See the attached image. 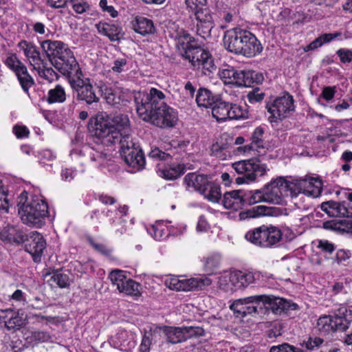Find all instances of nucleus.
Returning <instances> with one entry per match:
<instances>
[{
    "label": "nucleus",
    "instance_id": "f257e3e1",
    "mask_svg": "<svg viewBox=\"0 0 352 352\" xmlns=\"http://www.w3.org/2000/svg\"><path fill=\"white\" fill-rule=\"evenodd\" d=\"M133 97L136 112L144 121L162 129L173 128L177 124V111L166 104V95L161 90L151 87L135 92Z\"/></svg>",
    "mask_w": 352,
    "mask_h": 352
},
{
    "label": "nucleus",
    "instance_id": "f03ea898",
    "mask_svg": "<svg viewBox=\"0 0 352 352\" xmlns=\"http://www.w3.org/2000/svg\"><path fill=\"white\" fill-rule=\"evenodd\" d=\"M94 135L102 144L109 146L122 140H132L129 119L126 115L118 114L113 117L106 113H98L96 117Z\"/></svg>",
    "mask_w": 352,
    "mask_h": 352
},
{
    "label": "nucleus",
    "instance_id": "7ed1b4c3",
    "mask_svg": "<svg viewBox=\"0 0 352 352\" xmlns=\"http://www.w3.org/2000/svg\"><path fill=\"white\" fill-rule=\"evenodd\" d=\"M170 36L177 42V46L181 47L182 56L189 60L196 69H200L208 75L215 69L213 58L210 52L201 47H194L190 44L192 37L186 30L179 28L175 23L169 27Z\"/></svg>",
    "mask_w": 352,
    "mask_h": 352
},
{
    "label": "nucleus",
    "instance_id": "20e7f679",
    "mask_svg": "<svg viewBox=\"0 0 352 352\" xmlns=\"http://www.w3.org/2000/svg\"><path fill=\"white\" fill-rule=\"evenodd\" d=\"M18 213L21 221L32 228H41L49 217V208L38 190H24L18 197Z\"/></svg>",
    "mask_w": 352,
    "mask_h": 352
},
{
    "label": "nucleus",
    "instance_id": "39448f33",
    "mask_svg": "<svg viewBox=\"0 0 352 352\" xmlns=\"http://www.w3.org/2000/svg\"><path fill=\"white\" fill-rule=\"evenodd\" d=\"M223 45L229 52L248 58L254 57L263 50L257 38L250 31L241 28L227 30L223 36Z\"/></svg>",
    "mask_w": 352,
    "mask_h": 352
},
{
    "label": "nucleus",
    "instance_id": "423d86ee",
    "mask_svg": "<svg viewBox=\"0 0 352 352\" xmlns=\"http://www.w3.org/2000/svg\"><path fill=\"white\" fill-rule=\"evenodd\" d=\"M72 160L78 163L82 168L80 171L84 172L86 168H101L110 164L111 156L106 149L100 145L96 147L85 146L81 148H74L70 152Z\"/></svg>",
    "mask_w": 352,
    "mask_h": 352
},
{
    "label": "nucleus",
    "instance_id": "0eeeda50",
    "mask_svg": "<svg viewBox=\"0 0 352 352\" xmlns=\"http://www.w3.org/2000/svg\"><path fill=\"white\" fill-rule=\"evenodd\" d=\"M351 318L352 310L341 307L333 315L320 316L317 320L316 328L324 334L337 331H343L349 328Z\"/></svg>",
    "mask_w": 352,
    "mask_h": 352
},
{
    "label": "nucleus",
    "instance_id": "6e6552de",
    "mask_svg": "<svg viewBox=\"0 0 352 352\" xmlns=\"http://www.w3.org/2000/svg\"><path fill=\"white\" fill-rule=\"evenodd\" d=\"M173 152L165 153L158 148L151 149L148 157L161 161L157 164L159 175L168 180H174L184 173L185 166L183 164L173 162Z\"/></svg>",
    "mask_w": 352,
    "mask_h": 352
},
{
    "label": "nucleus",
    "instance_id": "1a4fd4ad",
    "mask_svg": "<svg viewBox=\"0 0 352 352\" xmlns=\"http://www.w3.org/2000/svg\"><path fill=\"white\" fill-rule=\"evenodd\" d=\"M232 168L241 175L235 179L237 184L255 182L258 177L265 175L269 170L267 165L256 158L236 162L232 164Z\"/></svg>",
    "mask_w": 352,
    "mask_h": 352
},
{
    "label": "nucleus",
    "instance_id": "9d476101",
    "mask_svg": "<svg viewBox=\"0 0 352 352\" xmlns=\"http://www.w3.org/2000/svg\"><path fill=\"white\" fill-rule=\"evenodd\" d=\"M293 96L288 93L276 98L271 104L267 106V109L271 116L269 120L274 127L278 126L281 122L289 117L295 110Z\"/></svg>",
    "mask_w": 352,
    "mask_h": 352
},
{
    "label": "nucleus",
    "instance_id": "9b49d317",
    "mask_svg": "<svg viewBox=\"0 0 352 352\" xmlns=\"http://www.w3.org/2000/svg\"><path fill=\"white\" fill-rule=\"evenodd\" d=\"M212 116L218 122H225L228 120H239L248 117V111L241 106L217 100L212 107Z\"/></svg>",
    "mask_w": 352,
    "mask_h": 352
},
{
    "label": "nucleus",
    "instance_id": "f8f14e48",
    "mask_svg": "<svg viewBox=\"0 0 352 352\" xmlns=\"http://www.w3.org/2000/svg\"><path fill=\"white\" fill-rule=\"evenodd\" d=\"M291 182H288L283 177H277L267 184L263 188L266 202L280 204L283 197H294Z\"/></svg>",
    "mask_w": 352,
    "mask_h": 352
},
{
    "label": "nucleus",
    "instance_id": "ddd939ff",
    "mask_svg": "<svg viewBox=\"0 0 352 352\" xmlns=\"http://www.w3.org/2000/svg\"><path fill=\"white\" fill-rule=\"evenodd\" d=\"M120 155L126 164L134 168V171L142 169L145 165V158L142 150L133 140H122L120 144Z\"/></svg>",
    "mask_w": 352,
    "mask_h": 352
},
{
    "label": "nucleus",
    "instance_id": "4468645a",
    "mask_svg": "<svg viewBox=\"0 0 352 352\" xmlns=\"http://www.w3.org/2000/svg\"><path fill=\"white\" fill-rule=\"evenodd\" d=\"M76 99L91 104L99 101L90 78L85 75L69 83Z\"/></svg>",
    "mask_w": 352,
    "mask_h": 352
},
{
    "label": "nucleus",
    "instance_id": "2eb2a0df",
    "mask_svg": "<svg viewBox=\"0 0 352 352\" xmlns=\"http://www.w3.org/2000/svg\"><path fill=\"white\" fill-rule=\"evenodd\" d=\"M109 278L120 293L134 297L140 296V285L133 279L127 278L124 271L113 270L109 274Z\"/></svg>",
    "mask_w": 352,
    "mask_h": 352
},
{
    "label": "nucleus",
    "instance_id": "dca6fc26",
    "mask_svg": "<svg viewBox=\"0 0 352 352\" xmlns=\"http://www.w3.org/2000/svg\"><path fill=\"white\" fill-rule=\"evenodd\" d=\"M294 197L302 193L307 196L318 197L322 192L321 180L314 177H305L291 182Z\"/></svg>",
    "mask_w": 352,
    "mask_h": 352
},
{
    "label": "nucleus",
    "instance_id": "f3484780",
    "mask_svg": "<svg viewBox=\"0 0 352 352\" xmlns=\"http://www.w3.org/2000/svg\"><path fill=\"white\" fill-rule=\"evenodd\" d=\"M219 76L226 85L248 87L252 82V76L250 72L237 70L232 67L221 69L219 72Z\"/></svg>",
    "mask_w": 352,
    "mask_h": 352
},
{
    "label": "nucleus",
    "instance_id": "a211bd4d",
    "mask_svg": "<svg viewBox=\"0 0 352 352\" xmlns=\"http://www.w3.org/2000/svg\"><path fill=\"white\" fill-rule=\"evenodd\" d=\"M6 64L15 73L22 89L25 92L28 93L29 89L34 85V80L28 74L24 64L16 55L8 57L6 60Z\"/></svg>",
    "mask_w": 352,
    "mask_h": 352
},
{
    "label": "nucleus",
    "instance_id": "6ab92c4d",
    "mask_svg": "<svg viewBox=\"0 0 352 352\" xmlns=\"http://www.w3.org/2000/svg\"><path fill=\"white\" fill-rule=\"evenodd\" d=\"M164 332L169 342L176 344L186 340L193 336H200L203 333V329L199 327H166Z\"/></svg>",
    "mask_w": 352,
    "mask_h": 352
},
{
    "label": "nucleus",
    "instance_id": "aec40b11",
    "mask_svg": "<svg viewBox=\"0 0 352 352\" xmlns=\"http://www.w3.org/2000/svg\"><path fill=\"white\" fill-rule=\"evenodd\" d=\"M234 285L235 289H241L248 287L252 284H260L265 276L259 271L242 272L233 271Z\"/></svg>",
    "mask_w": 352,
    "mask_h": 352
},
{
    "label": "nucleus",
    "instance_id": "412c9836",
    "mask_svg": "<svg viewBox=\"0 0 352 352\" xmlns=\"http://www.w3.org/2000/svg\"><path fill=\"white\" fill-rule=\"evenodd\" d=\"M41 47L49 58L61 61L72 52L67 44L60 41L45 40L41 43Z\"/></svg>",
    "mask_w": 352,
    "mask_h": 352
},
{
    "label": "nucleus",
    "instance_id": "4be33fe9",
    "mask_svg": "<svg viewBox=\"0 0 352 352\" xmlns=\"http://www.w3.org/2000/svg\"><path fill=\"white\" fill-rule=\"evenodd\" d=\"M197 21V34L204 38L210 35V32L214 27V22L210 10L206 8H200L195 12Z\"/></svg>",
    "mask_w": 352,
    "mask_h": 352
},
{
    "label": "nucleus",
    "instance_id": "5701e85b",
    "mask_svg": "<svg viewBox=\"0 0 352 352\" xmlns=\"http://www.w3.org/2000/svg\"><path fill=\"white\" fill-rule=\"evenodd\" d=\"M321 209L330 217L352 218V204L343 201L324 202Z\"/></svg>",
    "mask_w": 352,
    "mask_h": 352
},
{
    "label": "nucleus",
    "instance_id": "b1692460",
    "mask_svg": "<svg viewBox=\"0 0 352 352\" xmlns=\"http://www.w3.org/2000/svg\"><path fill=\"white\" fill-rule=\"evenodd\" d=\"M25 324V321L18 311L12 309H0V328L8 330L18 329Z\"/></svg>",
    "mask_w": 352,
    "mask_h": 352
},
{
    "label": "nucleus",
    "instance_id": "393cba45",
    "mask_svg": "<svg viewBox=\"0 0 352 352\" xmlns=\"http://www.w3.org/2000/svg\"><path fill=\"white\" fill-rule=\"evenodd\" d=\"M264 296L266 300H262V304L276 314H280L289 310H296L298 308V305L296 303L291 302L284 298L274 296L264 295Z\"/></svg>",
    "mask_w": 352,
    "mask_h": 352
},
{
    "label": "nucleus",
    "instance_id": "a878e982",
    "mask_svg": "<svg viewBox=\"0 0 352 352\" xmlns=\"http://www.w3.org/2000/svg\"><path fill=\"white\" fill-rule=\"evenodd\" d=\"M30 241L25 245V250L30 253L35 262L40 261L46 248V242L43 236L36 231L30 234Z\"/></svg>",
    "mask_w": 352,
    "mask_h": 352
},
{
    "label": "nucleus",
    "instance_id": "bb28decb",
    "mask_svg": "<svg viewBox=\"0 0 352 352\" xmlns=\"http://www.w3.org/2000/svg\"><path fill=\"white\" fill-rule=\"evenodd\" d=\"M20 51L23 52L24 56L33 67V69H39L42 61L41 54L37 47L31 42L25 40L21 41L17 45Z\"/></svg>",
    "mask_w": 352,
    "mask_h": 352
},
{
    "label": "nucleus",
    "instance_id": "cd10ccee",
    "mask_svg": "<svg viewBox=\"0 0 352 352\" xmlns=\"http://www.w3.org/2000/svg\"><path fill=\"white\" fill-rule=\"evenodd\" d=\"M136 336L132 331L120 329L114 336L113 342L122 351L130 352L136 345Z\"/></svg>",
    "mask_w": 352,
    "mask_h": 352
},
{
    "label": "nucleus",
    "instance_id": "c85d7f7f",
    "mask_svg": "<svg viewBox=\"0 0 352 352\" xmlns=\"http://www.w3.org/2000/svg\"><path fill=\"white\" fill-rule=\"evenodd\" d=\"M62 62L63 65L60 69L62 70L63 74L67 76L69 83L85 75L76 61L73 52L68 57H65Z\"/></svg>",
    "mask_w": 352,
    "mask_h": 352
},
{
    "label": "nucleus",
    "instance_id": "c756f323",
    "mask_svg": "<svg viewBox=\"0 0 352 352\" xmlns=\"http://www.w3.org/2000/svg\"><path fill=\"white\" fill-rule=\"evenodd\" d=\"M128 206H123L115 212V217L110 219V230L117 236H120L126 231V221L124 219L128 212Z\"/></svg>",
    "mask_w": 352,
    "mask_h": 352
},
{
    "label": "nucleus",
    "instance_id": "7c9ffc66",
    "mask_svg": "<svg viewBox=\"0 0 352 352\" xmlns=\"http://www.w3.org/2000/svg\"><path fill=\"white\" fill-rule=\"evenodd\" d=\"M222 204L226 209L238 210L244 205L243 190H232L223 195Z\"/></svg>",
    "mask_w": 352,
    "mask_h": 352
},
{
    "label": "nucleus",
    "instance_id": "2f4dec72",
    "mask_svg": "<svg viewBox=\"0 0 352 352\" xmlns=\"http://www.w3.org/2000/svg\"><path fill=\"white\" fill-rule=\"evenodd\" d=\"M98 32L107 36L110 41H118L122 36V28L115 23L100 21L95 25Z\"/></svg>",
    "mask_w": 352,
    "mask_h": 352
},
{
    "label": "nucleus",
    "instance_id": "473e14b6",
    "mask_svg": "<svg viewBox=\"0 0 352 352\" xmlns=\"http://www.w3.org/2000/svg\"><path fill=\"white\" fill-rule=\"evenodd\" d=\"M209 179L204 175L196 173H188L184 177V183L188 189L198 191L199 193L208 185Z\"/></svg>",
    "mask_w": 352,
    "mask_h": 352
},
{
    "label": "nucleus",
    "instance_id": "72a5a7b5",
    "mask_svg": "<svg viewBox=\"0 0 352 352\" xmlns=\"http://www.w3.org/2000/svg\"><path fill=\"white\" fill-rule=\"evenodd\" d=\"M264 132L265 129L263 127H256L252 133L251 144L241 147L240 149L243 150L245 154L255 155V152L258 151V148H263V136Z\"/></svg>",
    "mask_w": 352,
    "mask_h": 352
},
{
    "label": "nucleus",
    "instance_id": "f704fd0d",
    "mask_svg": "<svg viewBox=\"0 0 352 352\" xmlns=\"http://www.w3.org/2000/svg\"><path fill=\"white\" fill-rule=\"evenodd\" d=\"M265 248H276L280 245V230L273 226L264 225Z\"/></svg>",
    "mask_w": 352,
    "mask_h": 352
},
{
    "label": "nucleus",
    "instance_id": "c9c22d12",
    "mask_svg": "<svg viewBox=\"0 0 352 352\" xmlns=\"http://www.w3.org/2000/svg\"><path fill=\"white\" fill-rule=\"evenodd\" d=\"M212 280L206 276L185 278L182 276V291L188 292L195 289H203L211 285Z\"/></svg>",
    "mask_w": 352,
    "mask_h": 352
},
{
    "label": "nucleus",
    "instance_id": "e433bc0d",
    "mask_svg": "<svg viewBox=\"0 0 352 352\" xmlns=\"http://www.w3.org/2000/svg\"><path fill=\"white\" fill-rule=\"evenodd\" d=\"M264 225L248 230L245 234V239L252 245L265 248Z\"/></svg>",
    "mask_w": 352,
    "mask_h": 352
},
{
    "label": "nucleus",
    "instance_id": "4c0bfd02",
    "mask_svg": "<svg viewBox=\"0 0 352 352\" xmlns=\"http://www.w3.org/2000/svg\"><path fill=\"white\" fill-rule=\"evenodd\" d=\"M133 29L137 33L143 36L153 34L155 32L153 21L144 16H138L136 18Z\"/></svg>",
    "mask_w": 352,
    "mask_h": 352
},
{
    "label": "nucleus",
    "instance_id": "58836bf2",
    "mask_svg": "<svg viewBox=\"0 0 352 352\" xmlns=\"http://www.w3.org/2000/svg\"><path fill=\"white\" fill-rule=\"evenodd\" d=\"M147 231L155 240H163L168 236V225L162 221H156L147 228Z\"/></svg>",
    "mask_w": 352,
    "mask_h": 352
},
{
    "label": "nucleus",
    "instance_id": "ea45409f",
    "mask_svg": "<svg viewBox=\"0 0 352 352\" xmlns=\"http://www.w3.org/2000/svg\"><path fill=\"white\" fill-rule=\"evenodd\" d=\"M216 101L214 96L208 89L204 88L199 89L196 96V102L199 107L212 108Z\"/></svg>",
    "mask_w": 352,
    "mask_h": 352
},
{
    "label": "nucleus",
    "instance_id": "a19ab883",
    "mask_svg": "<svg viewBox=\"0 0 352 352\" xmlns=\"http://www.w3.org/2000/svg\"><path fill=\"white\" fill-rule=\"evenodd\" d=\"M200 194L207 200L213 203H217L221 197V188L218 184L209 181L208 185L204 188Z\"/></svg>",
    "mask_w": 352,
    "mask_h": 352
},
{
    "label": "nucleus",
    "instance_id": "79ce46f5",
    "mask_svg": "<svg viewBox=\"0 0 352 352\" xmlns=\"http://www.w3.org/2000/svg\"><path fill=\"white\" fill-rule=\"evenodd\" d=\"M122 92L119 87H106L103 91L104 98L111 105L118 104L123 100Z\"/></svg>",
    "mask_w": 352,
    "mask_h": 352
},
{
    "label": "nucleus",
    "instance_id": "37998d69",
    "mask_svg": "<svg viewBox=\"0 0 352 352\" xmlns=\"http://www.w3.org/2000/svg\"><path fill=\"white\" fill-rule=\"evenodd\" d=\"M244 204L253 205L259 202H266L263 188L251 191L243 190Z\"/></svg>",
    "mask_w": 352,
    "mask_h": 352
},
{
    "label": "nucleus",
    "instance_id": "c03bdc74",
    "mask_svg": "<svg viewBox=\"0 0 352 352\" xmlns=\"http://www.w3.org/2000/svg\"><path fill=\"white\" fill-rule=\"evenodd\" d=\"M66 100V93L63 87L60 85H56L53 89L48 91L47 101L50 104L62 103Z\"/></svg>",
    "mask_w": 352,
    "mask_h": 352
},
{
    "label": "nucleus",
    "instance_id": "a18cd8bd",
    "mask_svg": "<svg viewBox=\"0 0 352 352\" xmlns=\"http://www.w3.org/2000/svg\"><path fill=\"white\" fill-rule=\"evenodd\" d=\"M264 295H255L245 297L247 304L245 306V316L257 312L258 306L262 303V300H266Z\"/></svg>",
    "mask_w": 352,
    "mask_h": 352
},
{
    "label": "nucleus",
    "instance_id": "49530a36",
    "mask_svg": "<svg viewBox=\"0 0 352 352\" xmlns=\"http://www.w3.org/2000/svg\"><path fill=\"white\" fill-rule=\"evenodd\" d=\"M233 276V272H225L221 275L218 280L219 288L226 292L235 291Z\"/></svg>",
    "mask_w": 352,
    "mask_h": 352
},
{
    "label": "nucleus",
    "instance_id": "de8ad7c7",
    "mask_svg": "<svg viewBox=\"0 0 352 352\" xmlns=\"http://www.w3.org/2000/svg\"><path fill=\"white\" fill-rule=\"evenodd\" d=\"M270 214L268 208L264 206H256L240 214L241 218H256Z\"/></svg>",
    "mask_w": 352,
    "mask_h": 352
},
{
    "label": "nucleus",
    "instance_id": "09e8293b",
    "mask_svg": "<svg viewBox=\"0 0 352 352\" xmlns=\"http://www.w3.org/2000/svg\"><path fill=\"white\" fill-rule=\"evenodd\" d=\"M312 243L319 250L318 252L325 256L331 254L336 249L335 245L327 240H316Z\"/></svg>",
    "mask_w": 352,
    "mask_h": 352
},
{
    "label": "nucleus",
    "instance_id": "8fccbe9b",
    "mask_svg": "<svg viewBox=\"0 0 352 352\" xmlns=\"http://www.w3.org/2000/svg\"><path fill=\"white\" fill-rule=\"evenodd\" d=\"M39 69H34L38 72V76L47 80L49 82H51L58 78V75L56 72L52 67H47L44 65V61H42L41 65H39Z\"/></svg>",
    "mask_w": 352,
    "mask_h": 352
},
{
    "label": "nucleus",
    "instance_id": "3c124183",
    "mask_svg": "<svg viewBox=\"0 0 352 352\" xmlns=\"http://www.w3.org/2000/svg\"><path fill=\"white\" fill-rule=\"evenodd\" d=\"M38 157L39 159V162L43 166H47V170L52 168L51 162L54 161L56 158V155L50 149H43L41 150L38 154Z\"/></svg>",
    "mask_w": 352,
    "mask_h": 352
},
{
    "label": "nucleus",
    "instance_id": "603ef678",
    "mask_svg": "<svg viewBox=\"0 0 352 352\" xmlns=\"http://www.w3.org/2000/svg\"><path fill=\"white\" fill-rule=\"evenodd\" d=\"M221 262V256L219 254H212L208 256L205 261V269L209 273L212 274L218 269Z\"/></svg>",
    "mask_w": 352,
    "mask_h": 352
},
{
    "label": "nucleus",
    "instance_id": "864d4df0",
    "mask_svg": "<svg viewBox=\"0 0 352 352\" xmlns=\"http://www.w3.org/2000/svg\"><path fill=\"white\" fill-rule=\"evenodd\" d=\"M49 282L52 284L57 285L60 288H66L69 285V278L67 274L56 272L53 274Z\"/></svg>",
    "mask_w": 352,
    "mask_h": 352
},
{
    "label": "nucleus",
    "instance_id": "5fc2aeb1",
    "mask_svg": "<svg viewBox=\"0 0 352 352\" xmlns=\"http://www.w3.org/2000/svg\"><path fill=\"white\" fill-rule=\"evenodd\" d=\"M67 3L71 5L76 14H82L90 10V5L87 0H68Z\"/></svg>",
    "mask_w": 352,
    "mask_h": 352
},
{
    "label": "nucleus",
    "instance_id": "6e6d98bb",
    "mask_svg": "<svg viewBox=\"0 0 352 352\" xmlns=\"http://www.w3.org/2000/svg\"><path fill=\"white\" fill-rule=\"evenodd\" d=\"M247 304V300L245 298H239L234 300L230 305V309L233 311V312L236 314V316H245V306Z\"/></svg>",
    "mask_w": 352,
    "mask_h": 352
},
{
    "label": "nucleus",
    "instance_id": "4d7b16f0",
    "mask_svg": "<svg viewBox=\"0 0 352 352\" xmlns=\"http://www.w3.org/2000/svg\"><path fill=\"white\" fill-rule=\"evenodd\" d=\"M128 69V61L126 58H116L111 67V70L113 73L120 74L126 72Z\"/></svg>",
    "mask_w": 352,
    "mask_h": 352
},
{
    "label": "nucleus",
    "instance_id": "13d9d810",
    "mask_svg": "<svg viewBox=\"0 0 352 352\" xmlns=\"http://www.w3.org/2000/svg\"><path fill=\"white\" fill-rule=\"evenodd\" d=\"M13 21V16L10 10L0 8V26L4 28Z\"/></svg>",
    "mask_w": 352,
    "mask_h": 352
},
{
    "label": "nucleus",
    "instance_id": "bf43d9fd",
    "mask_svg": "<svg viewBox=\"0 0 352 352\" xmlns=\"http://www.w3.org/2000/svg\"><path fill=\"white\" fill-rule=\"evenodd\" d=\"M270 352H302L298 348L292 346L287 343H284L271 347Z\"/></svg>",
    "mask_w": 352,
    "mask_h": 352
},
{
    "label": "nucleus",
    "instance_id": "052dcab7",
    "mask_svg": "<svg viewBox=\"0 0 352 352\" xmlns=\"http://www.w3.org/2000/svg\"><path fill=\"white\" fill-rule=\"evenodd\" d=\"M340 60L342 63H349L352 60V50L346 48H340L336 51Z\"/></svg>",
    "mask_w": 352,
    "mask_h": 352
},
{
    "label": "nucleus",
    "instance_id": "680f3d73",
    "mask_svg": "<svg viewBox=\"0 0 352 352\" xmlns=\"http://www.w3.org/2000/svg\"><path fill=\"white\" fill-rule=\"evenodd\" d=\"M323 342V340L318 337H309L307 340H304L302 346L309 350L314 349L318 347Z\"/></svg>",
    "mask_w": 352,
    "mask_h": 352
},
{
    "label": "nucleus",
    "instance_id": "e2e57ef3",
    "mask_svg": "<svg viewBox=\"0 0 352 352\" xmlns=\"http://www.w3.org/2000/svg\"><path fill=\"white\" fill-rule=\"evenodd\" d=\"M182 276H173L166 280V285L173 290L182 291Z\"/></svg>",
    "mask_w": 352,
    "mask_h": 352
},
{
    "label": "nucleus",
    "instance_id": "0e129e2a",
    "mask_svg": "<svg viewBox=\"0 0 352 352\" xmlns=\"http://www.w3.org/2000/svg\"><path fill=\"white\" fill-rule=\"evenodd\" d=\"M99 6L104 12L108 13L111 17L116 18L118 16V11L113 6L108 5L107 0H100Z\"/></svg>",
    "mask_w": 352,
    "mask_h": 352
},
{
    "label": "nucleus",
    "instance_id": "69168bd1",
    "mask_svg": "<svg viewBox=\"0 0 352 352\" xmlns=\"http://www.w3.org/2000/svg\"><path fill=\"white\" fill-rule=\"evenodd\" d=\"M32 338L34 340L45 342L51 339V336L47 331H36L32 332Z\"/></svg>",
    "mask_w": 352,
    "mask_h": 352
},
{
    "label": "nucleus",
    "instance_id": "338daca9",
    "mask_svg": "<svg viewBox=\"0 0 352 352\" xmlns=\"http://www.w3.org/2000/svg\"><path fill=\"white\" fill-rule=\"evenodd\" d=\"M280 242L285 240L286 242H290L296 237V233L289 227L284 228L282 230H280Z\"/></svg>",
    "mask_w": 352,
    "mask_h": 352
},
{
    "label": "nucleus",
    "instance_id": "774afa93",
    "mask_svg": "<svg viewBox=\"0 0 352 352\" xmlns=\"http://www.w3.org/2000/svg\"><path fill=\"white\" fill-rule=\"evenodd\" d=\"M263 97L264 94L262 92H260L258 89H254L249 92L247 95L248 101L252 104L261 102L263 99Z\"/></svg>",
    "mask_w": 352,
    "mask_h": 352
}]
</instances>
